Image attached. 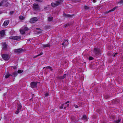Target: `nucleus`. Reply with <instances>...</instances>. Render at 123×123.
<instances>
[{
  "instance_id": "12",
  "label": "nucleus",
  "mask_w": 123,
  "mask_h": 123,
  "mask_svg": "<svg viewBox=\"0 0 123 123\" xmlns=\"http://www.w3.org/2000/svg\"><path fill=\"white\" fill-rule=\"evenodd\" d=\"M63 15L64 17L66 18H69L72 17L73 16H74V15H71L69 14H66L65 13H64L63 14Z\"/></svg>"
},
{
  "instance_id": "10",
  "label": "nucleus",
  "mask_w": 123,
  "mask_h": 123,
  "mask_svg": "<svg viewBox=\"0 0 123 123\" xmlns=\"http://www.w3.org/2000/svg\"><path fill=\"white\" fill-rule=\"evenodd\" d=\"M68 40L67 39L66 40H64L63 43H62V45L66 46L68 45Z\"/></svg>"
},
{
  "instance_id": "27",
  "label": "nucleus",
  "mask_w": 123,
  "mask_h": 123,
  "mask_svg": "<svg viewBox=\"0 0 123 123\" xmlns=\"http://www.w3.org/2000/svg\"><path fill=\"white\" fill-rule=\"evenodd\" d=\"M3 46H7V45L5 42L3 43H2Z\"/></svg>"
},
{
  "instance_id": "38",
  "label": "nucleus",
  "mask_w": 123,
  "mask_h": 123,
  "mask_svg": "<svg viewBox=\"0 0 123 123\" xmlns=\"http://www.w3.org/2000/svg\"><path fill=\"white\" fill-rule=\"evenodd\" d=\"M109 97V96L108 95H106L105 96V99H107Z\"/></svg>"
},
{
  "instance_id": "43",
  "label": "nucleus",
  "mask_w": 123,
  "mask_h": 123,
  "mask_svg": "<svg viewBox=\"0 0 123 123\" xmlns=\"http://www.w3.org/2000/svg\"><path fill=\"white\" fill-rule=\"evenodd\" d=\"M69 101H68L67 102H65L64 104H67L68 103H69Z\"/></svg>"
},
{
  "instance_id": "17",
  "label": "nucleus",
  "mask_w": 123,
  "mask_h": 123,
  "mask_svg": "<svg viewBox=\"0 0 123 123\" xmlns=\"http://www.w3.org/2000/svg\"><path fill=\"white\" fill-rule=\"evenodd\" d=\"M12 75L11 74H9V72H7L6 74V75L5 76V77L6 78H9V76H11Z\"/></svg>"
},
{
  "instance_id": "8",
  "label": "nucleus",
  "mask_w": 123,
  "mask_h": 123,
  "mask_svg": "<svg viewBox=\"0 0 123 123\" xmlns=\"http://www.w3.org/2000/svg\"><path fill=\"white\" fill-rule=\"evenodd\" d=\"M37 82H32L31 83V86L32 88H34L37 87Z\"/></svg>"
},
{
  "instance_id": "49",
  "label": "nucleus",
  "mask_w": 123,
  "mask_h": 123,
  "mask_svg": "<svg viewBox=\"0 0 123 123\" xmlns=\"http://www.w3.org/2000/svg\"><path fill=\"white\" fill-rule=\"evenodd\" d=\"M6 93H5L4 94V95H6Z\"/></svg>"
},
{
  "instance_id": "25",
  "label": "nucleus",
  "mask_w": 123,
  "mask_h": 123,
  "mask_svg": "<svg viewBox=\"0 0 123 123\" xmlns=\"http://www.w3.org/2000/svg\"><path fill=\"white\" fill-rule=\"evenodd\" d=\"M87 117L86 115H84L82 117V119L84 120H86L87 119Z\"/></svg>"
},
{
  "instance_id": "9",
  "label": "nucleus",
  "mask_w": 123,
  "mask_h": 123,
  "mask_svg": "<svg viewBox=\"0 0 123 123\" xmlns=\"http://www.w3.org/2000/svg\"><path fill=\"white\" fill-rule=\"evenodd\" d=\"M8 0H2L1 1L3 5L6 7L8 6L9 3L7 1Z\"/></svg>"
},
{
  "instance_id": "36",
  "label": "nucleus",
  "mask_w": 123,
  "mask_h": 123,
  "mask_svg": "<svg viewBox=\"0 0 123 123\" xmlns=\"http://www.w3.org/2000/svg\"><path fill=\"white\" fill-rule=\"evenodd\" d=\"M94 58L90 56L89 57V60H92Z\"/></svg>"
},
{
  "instance_id": "46",
  "label": "nucleus",
  "mask_w": 123,
  "mask_h": 123,
  "mask_svg": "<svg viewBox=\"0 0 123 123\" xmlns=\"http://www.w3.org/2000/svg\"><path fill=\"white\" fill-rule=\"evenodd\" d=\"M50 45H49L48 44L47 45H44L43 46H49Z\"/></svg>"
},
{
  "instance_id": "24",
  "label": "nucleus",
  "mask_w": 123,
  "mask_h": 123,
  "mask_svg": "<svg viewBox=\"0 0 123 123\" xmlns=\"http://www.w3.org/2000/svg\"><path fill=\"white\" fill-rule=\"evenodd\" d=\"M46 68V69H49L51 70V71H52L53 70V69L51 68V67L50 66H47L46 67H44L43 69H44Z\"/></svg>"
},
{
  "instance_id": "54",
  "label": "nucleus",
  "mask_w": 123,
  "mask_h": 123,
  "mask_svg": "<svg viewBox=\"0 0 123 123\" xmlns=\"http://www.w3.org/2000/svg\"><path fill=\"white\" fill-rule=\"evenodd\" d=\"M31 99H30V100H31Z\"/></svg>"
},
{
  "instance_id": "41",
  "label": "nucleus",
  "mask_w": 123,
  "mask_h": 123,
  "mask_svg": "<svg viewBox=\"0 0 123 123\" xmlns=\"http://www.w3.org/2000/svg\"><path fill=\"white\" fill-rule=\"evenodd\" d=\"M74 107L76 108H78V106L77 105H75Z\"/></svg>"
},
{
  "instance_id": "37",
  "label": "nucleus",
  "mask_w": 123,
  "mask_h": 123,
  "mask_svg": "<svg viewBox=\"0 0 123 123\" xmlns=\"http://www.w3.org/2000/svg\"><path fill=\"white\" fill-rule=\"evenodd\" d=\"M49 94L48 93H46L45 94V96L46 97H47L48 96H49Z\"/></svg>"
},
{
  "instance_id": "29",
  "label": "nucleus",
  "mask_w": 123,
  "mask_h": 123,
  "mask_svg": "<svg viewBox=\"0 0 123 123\" xmlns=\"http://www.w3.org/2000/svg\"><path fill=\"white\" fill-rule=\"evenodd\" d=\"M23 71H22L21 70H18V71L17 73L20 74L22 73L23 72Z\"/></svg>"
},
{
  "instance_id": "51",
  "label": "nucleus",
  "mask_w": 123,
  "mask_h": 123,
  "mask_svg": "<svg viewBox=\"0 0 123 123\" xmlns=\"http://www.w3.org/2000/svg\"><path fill=\"white\" fill-rule=\"evenodd\" d=\"M41 32H40L39 33H41Z\"/></svg>"
},
{
  "instance_id": "33",
  "label": "nucleus",
  "mask_w": 123,
  "mask_h": 123,
  "mask_svg": "<svg viewBox=\"0 0 123 123\" xmlns=\"http://www.w3.org/2000/svg\"><path fill=\"white\" fill-rule=\"evenodd\" d=\"M84 8H85V9H88L89 8V7L88 6H85Z\"/></svg>"
},
{
  "instance_id": "15",
  "label": "nucleus",
  "mask_w": 123,
  "mask_h": 123,
  "mask_svg": "<svg viewBox=\"0 0 123 123\" xmlns=\"http://www.w3.org/2000/svg\"><path fill=\"white\" fill-rule=\"evenodd\" d=\"M121 121V119L119 118L118 119L115 120L114 121V123H119Z\"/></svg>"
},
{
  "instance_id": "45",
  "label": "nucleus",
  "mask_w": 123,
  "mask_h": 123,
  "mask_svg": "<svg viewBox=\"0 0 123 123\" xmlns=\"http://www.w3.org/2000/svg\"><path fill=\"white\" fill-rule=\"evenodd\" d=\"M13 69H16L17 68V67L16 66H15V67H13Z\"/></svg>"
},
{
  "instance_id": "18",
  "label": "nucleus",
  "mask_w": 123,
  "mask_h": 123,
  "mask_svg": "<svg viewBox=\"0 0 123 123\" xmlns=\"http://www.w3.org/2000/svg\"><path fill=\"white\" fill-rule=\"evenodd\" d=\"M119 102V100L118 99H115L113 100L112 101L113 103L115 104H117Z\"/></svg>"
},
{
  "instance_id": "3",
  "label": "nucleus",
  "mask_w": 123,
  "mask_h": 123,
  "mask_svg": "<svg viewBox=\"0 0 123 123\" xmlns=\"http://www.w3.org/2000/svg\"><path fill=\"white\" fill-rule=\"evenodd\" d=\"M33 8L35 11H38L40 9V6L38 4L34 3L33 5Z\"/></svg>"
},
{
  "instance_id": "30",
  "label": "nucleus",
  "mask_w": 123,
  "mask_h": 123,
  "mask_svg": "<svg viewBox=\"0 0 123 123\" xmlns=\"http://www.w3.org/2000/svg\"><path fill=\"white\" fill-rule=\"evenodd\" d=\"M19 110L18 109H17V111H16V112H15V113L16 114H18L19 112Z\"/></svg>"
},
{
  "instance_id": "4",
  "label": "nucleus",
  "mask_w": 123,
  "mask_h": 123,
  "mask_svg": "<svg viewBox=\"0 0 123 123\" xmlns=\"http://www.w3.org/2000/svg\"><path fill=\"white\" fill-rule=\"evenodd\" d=\"M38 18L36 17L32 18L30 19L29 22L31 23H34L38 20Z\"/></svg>"
},
{
  "instance_id": "1",
  "label": "nucleus",
  "mask_w": 123,
  "mask_h": 123,
  "mask_svg": "<svg viewBox=\"0 0 123 123\" xmlns=\"http://www.w3.org/2000/svg\"><path fill=\"white\" fill-rule=\"evenodd\" d=\"M26 50L25 49L20 48L15 49L14 50V53L18 55H19L22 52H25Z\"/></svg>"
},
{
  "instance_id": "40",
  "label": "nucleus",
  "mask_w": 123,
  "mask_h": 123,
  "mask_svg": "<svg viewBox=\"0 0 123 123\" xmlns=\"http://www.w3.org/2000/svg\"><path fill=\"white\" fill-rule=\"evenodd\" d=\"M118 54V53H115V54H113V55H112L113 56V57H114L115 56V55H117Z\"/></svg>"
},
{
  "instance_id": "42",
  "label": "nucleus",
  "mask_w": 123,
  "mask_h": 123,
  "mask_svg": "<svg viewBox=\"0 0 123 123\" xmlns=\"http://www.w3.org/2000/svg\"><path fill=\"white\" fill-rule=\"evenodd\" d=\"M3 5L2 4V2L1 1L0 3V6H1Z\"/></svg>"
},
{
  "instance_id": "7",
  "label": "nucleus",
  "mask_w": 123,
  "mask_h": 123,
  "mask_svg": "<svg viewBox=\"0 0 123 123\" xmlns=\"http://www.w3.org/2000/svg\"><path fill=\"white\" fill-rule=\"evenodd\" d=\"M93 52L95 55L100 53V50L98 48H95L94 49Z\"/></svg>"
},
{
  "instance_id": "22",
  "label": "nucleus",
  "mask_w": 123,
  "mask_h": 123,
  "mask_svg": "<svg viewBox=\"0 0 123 123\" xmlns=\"http://www.w3.org/2000/svg\"><path fill=\"white\" fill-rule=\"evenodd\" d=\"M19 18L21 20H24L25 18V17L22 16H19Z\"/></svg>"
},
{
  "instance_id": "26",
  "label": "nucleus",
  "mask_w": 123,
  "mask_h": 123,
  "mask_svg": "<svg viewBox=\"0 0 123 123\" xmlns=\"http://www.w3.org/2000/svg\"><path fill=\"white\" fill-rule=\"evenodd\" d=\"M7 49V47H3L2 49V50L3 51L4 50H6Z\"/></svg>"
},
{
  "instance_id": "50",
  "label": "nucleus",
  "mask_w": 123,
  "mask_h": 123,
  "mask_svg": "<svg viewBox=\"0 0 123 123\" xmlns=\"http://www.w3.org/2000/svg\"><path fill=\"white\" fill-rule=\"evenodd\" d=\"M66 107H64V109H65L66 108Z\"/></svg>"
},
{
  "instance_id": "5",
  "label": "nucleus",
  "mask_w": 123,
  "mask_h": 123,
  "mask_svg": "<svg viewBox=\"0 0 123 123\" xmlns=\"http://www.w3.org/2000/svg\"><path fill=\"white\" fill-rule=\"evenodd\" d=\"M2 58L5 60H8L9 59V56L7 54H3L2 55Z\"/></svg>"
},
{
  "instance_id": "52",
  "label": "nucleus",
  "mask_w": 123,
  "mask_h": 123,
  "mask_svg": "<svg viewBox=\"0 0 123 123\" xmlns=\"http://www.w3.org/2000/svg\"><path fill=\"white\" fill-rule=\"evenodd\" d=\"M66 25V27L67 26V25Z\"/></svg>"
},
{
  "instance_id": "28",
  "label": "nucleus",
  "mask_w": 123,
  "mask_h": 123,
  "mask_svg": "<svg viewBox=\"0 0 123 123\" xmlns=\"http://www.w3.org/2000/svg\"><path fill=\"white\" fill-rule=\"evenodd\" d=\"M43 54V53L41 52V53H40V54H39L38 55H37L36 56H35L34 57V58H36L37 56H40V55H42Z\"/></svg>"
},
{
  "instance_id": "34",
  "label": "nucleus",
  "mask_w": 123,
  "mask_h": 123,
  "mask_svg": "<svg viewBox=\"0 0 123 123\" xmlns=\"http://www.w3.org/2000/svg\"><path fill=\"white\" fill-rule=\"evenodd\" d=\"M120 4H123V0H121L118 2Z\"/></svg>"
},
{
  "instance_id": "31",
  "label": "nucleus",
  "mask_w": 123,
  "mask_h": 123,
  "mask_svg": "<svg viewBox=\"0 0 123 123\" xmlns=\"http://www.w3.org/2000/svg\"><path fill=\"white\" fill-rule=\"evenodd\" d=\"M64 104H62L61 105L60 107V108L61 109H62L63 108V106Z\"/></svg>"
},
{
  "instance_id": "48",
  "label": "nucleus",
  "mask_w": 123,
  "mask_h": 123,
  "mask_svg": "<svg viewBox=\"0 0 123 123\" xmlns=\"http://www.w3.org/2000/svg\"><path fill=\"white\" fill-rule=\"evenodd\" d=\"M69 106V104H68L67 105V107H68Z\"/></svg>"
},
{
  "instance_id": "47",
  "label": "nucleus",
  "mask_w": 123,
  "mask_h": 123,
  "mask_svg": "<svg viewBox=\"0 0 123 123\" xmlns=\"http://www.w3.org/2000/svg\"><path fill=\"white\" fill-rule=\"evenodd\" d=\"M36 29H37V30H41V29H40V28H37Z\"/></svg>"
},
{
  "instance_id": "2",
  "label": "nucleus",
  "mask_w": 123,
  "mask_h": 123,
  "mask_svg": "<svg viewBox=\"0 0 123 123\" xmlns=\"http://www.w3.org/2000/svg\"><path fill=\"white\" fill-rule=\"evenodd\" d=\"M9 38L10 39H13V40H19L21 38V37L20 36H11L9 37Z\"/></svg>"
},
{
  "instance_id": "11",
  "label": "nucleus",
  "mask_w": 123,
  "mask_h": 123,
  "mask_svg": "<svg viewBox=\"0 0 123 123\" xmlns=\"http://www.w3.org/2000/svg\"><path fill=\"white\" fill-rule=\"evenodd\" d=\"M9 20H7L5 21L3 24V25L4 26H7L8 24L9 23Z\"/></svg>"
},
{
  "instance_id": "44",
  "label": "nucleus",
  "mask_w": 123,
  "mask_h": 123,
  "mask_svg": "<svg viewBox=\"0 0 123 123\" xmlns=\"http://www.w3.org/2000/svg\"><path fill=\"white\" fill-rule=\"evenodd\" d=\"M96 2V0H93V2L94 3H95Z\"/></svg>"
},
{
  "instance_id": "39",
  "label": "nucleus",
  "mask_w": 123,
  "mask_h": 123,
  "mask_svg": "<svg viewBox=\"0 0 123 123\" xmlns=\"http://www.w3.org/2000/svg\"><path fill=\"white\" fill-rule=\"evenodd\" d=\"M67 76V74H64L63 76H62L63 77L64 79L65 78H66Z\"/></svg>"
},
{
  "instance_id": "35",
  "label": "nucleus",
  "mask_w": 123,
  "mask_h": 123,
  "mask_svg": "<svg viewBox=\"0 0 123 123\" xmlns=\"http://www.w3.org/2000/svg\"><path fill=\"white\" fill-rule=\"evenodd\" d=\"M14 12L13 11H11L10 12V14L11 15Z\"/></svg>"
},
{
  "instance_id": "6",
  "label": "nucleus",
  "mask_w": 123,
  "mask_h": 123,
  "mask_svg": "<svg viewBox=\"0 0 123 123\" xmlns=\"http://www.w3.org/2000/svg\"><path fill=\"white\" fill-rule=\"evenodd\" d=\"M60 2L59 1H56L55 3H51V6L53 7H55L59 5Z\"/></svg>"
},
{
  "instance_id": "53",
  "label": "nucleus",
  "mask_w": 123,
  "mask_h": 123,
  "mask_svg": "<svg viewBox=\"0 0 123 123\" xmlns=\"http://www.w3.org/2000/svg\"><path fill=\"white\" fill-rule=\"evenodd\" d=\"M33 95H34V94H32V96Z\"/></svg>"
},
{
  "instance_id": "20",
  "label": "nucleus",
  "mask_w": 123,
  "mask_h": 123,
  "mask_svg": "<svg viewBox=\"0 0 123 123\" xmlns=\"http://www.w3.org/2000/svg\"><path fill=\"white\" fill-rule=\"evenodd\" d=\"M53 20V18L52 17H49L48 18V20L50 22L52 21Z\"/></svg>"
},
{
  "instance_id": "14",
  "label": "nucleus",
  "mask_w": 123,
  "mask_h": 123,
  "mask_svg": "<svg viewBox=\"0 0 123 123\" xmlns=\"http://www.w3.org/2000/svg\"><path fill=\"white\" fill-rule=\"evenodd\" d=\"M18 74V73L17 72L15 71L14 72L12 73V74H11V76L12 77H15L16 76H17Z\"/></svg>"
},
{
  "instance_id": "23",
  "label": "nucleus",
  "mask_w": 123,
  "mask_h": 123,
  "mask_svg": "<svg viewBox=\"0 0 123 123\" xmlns=\"http://www.w3.org/2000/svg\"><path fill=\"white\" fill-rule=\"evenodd\" d=\"M22 28H23L24 31H27L29 30L28 28L25 26H23L22 27Z\"/></svg>"
},
{
  "instance_id": "13",
  "label": "nucleus",
  "mask_w": 123,
  "mask_h": 123,
  "mask_svg": "<svg viewBox=\"0 0 123 123\" xmlns=\"http://www.w3.org/2000/svg\"><path fill=\"white\" fill-rule=\"evenodd\" d=\"M0 34L1 37H3L5 35V32L4 30H2L0 31Z\"/></svg>"
},
{
  "instance_id": "16",
  "label": "nucleus",
  "mask_w": 123,
  "mask_h": 123,
  "mask_svg": "<svg viewBox=\"0 0 123 123\" xmlns=\"http://www.w3.org/2000/svg\"><path fill=\"white\" fill-rule=\"evenodd\" d=\"M117 7H118L117 6H116V7H114V8H113L112 9H111V10H110L108 12H107V13H109V12H111L112 11H114L117 8Z\"/></svg>"
},
{
  "instance_id": "21",
  "label": "nucleus",
  "mask_w": 123,
  "mask_h": 123,
  "mask_svg": "<svg viewBox=\"0 0 123 123\" xmlns=\"http://www.w3.org/2000/svg\"><path fill=\"white\" fill-rule=\"evenodd\" d=\"M20 32L22 35L24 34L25 33V32L23 29H20Z\"/></svg>"
},
{
  "instance_id": "19",
  "label": "nucleus",
  "mask_w": 123,
  "mask_h": 123,
  "mask_svg": "<svg viewBox=\"0 0 123 123\" xmlns=\"http://www.w3.org/2000/svg\"><path fill=\"white\" fill-rule=\"evenodd\" d=\"M17 106V109L20 110L22 107V106L20 104H18Z\"/></svg>"
},
{
  "instance_id": "32",
  "label": "nucleus",
  "mask_w": 123,
  "mask_h": 123,
  "mask_svg": "<svg viewBox=\"0 0 123 123\" xmlns=\"http://www.w3.org/2000/svg\"><path fill=\"white\" fill-rule=\"evenodd\" d=\"M58 78L60 79H64L62 76L58 77Z\"/></svg>"
}]
</instances>
